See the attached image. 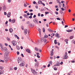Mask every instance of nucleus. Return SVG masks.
<instances>
[{"label": "nucleus", "mask_w": 75, "mask_h": 75, "mask_svg": "<svg viewBox=\"0 0 75 75\" xmlns=\"http://www.w3.org/2000/svg\"><path fill=\"white\" fill-rule=\"evenodd\" d=\"M17 42L16 41H12V43L13 46H16L17 45Z\"/></svg>", "instance_id": "obj_1"}, {"label": "nucleus", "mask_w": 75, "mask_h": 75, "mask_svg": "<svg viewBox=\"0 0 75 75\" xmlns=\"http://www.w3.org/2000/svg\"><path fill=\"white\" fill-rule=\"evenodd\" d=\"M25 64V62L24 61H22L21 62V63L19 64L20 67H23Z\"/></svg>", "instance_id": "obj_2"}, {"label": "nucleus", "mask_w": 75, "mask_h": 75, "mask_svg": "<svg viewBox=\"0 0 75 75\" xmlns=\"http://www.w3.org/2000/svg\"><path fill=\"white\" fill-rule=\"evenodd\" d=\"M10 58L8 57L5 59H4V62L5 63H7L8 61H9Z\"/></svg>", "instance_id": "obj_3"}, {"label": "nucleus", "mask_w": 75, "mask_h": 75, "mask_svg": "<svg viewBox=\"0 0 75 75\" xmlns=\"http://www.w3.org/2000/svg\"><path fill=\"white\" fill-rule=\"evenodd\" d=\"M33 21L35 24H38V20L36 18L34 19Z\"/></svg>", "instance_id": "obj_4"}, {"label": "nucleus", "mask_w": 75, "mask_h": 75, "mask_svg": "<svg viewBox=\"0 0 75 75\" xmlns=\"http://www.w3.org/2000/svg\"><path fill=\"white\" fill-rule=\"evenodd\" d=\"M18 63L19 64V63H21V62H22L23 61H22V59H21V58L19 57L18 58Z\"/></svg>", "instance_id": "obj_5"}, {"label": "nucleus", "mask_w": 75, "mask_h": 75, "mask_svg": "<svg viewBox=\"0 0 75 75\" xmlns=\"http://www.w3.org/2000/svg\"><path fill=\"white\" fill-rule=\"evenodd\" d=\"M27 33H28V34L29 33V31L27 30V29H25L24 31V34H25V35H26V34H27Z\"/></svg>", "instance_id": "obj_6"}, {"label": "nucleus", "mask_w": 75, "mask_h": 75, "mask_svg": "<svg viewBox=\"0 0 75 75\" xmlns=\"http://www.w3.org/2000/svg\"><path fill=\"white\" fill-rule=\"evenodd\" d=\"M31 72L32 73H33V74H34V75H37V73L36 72V71H35V70L33 69L31 70Z\"/></svg>", "instance_id": "obj_7"}, {"label": "nucleus", "mask_w": 75, "mask_h": 75, "mask_svg": "<svg viewBox=\"0 0 75 75\" xmlns=\"http://www.w3.org/2000/svg\"><path fill=\"white\" fill-rule=\"evenodd\" d=\"M4 70H0V75H1V74H4Z\"/></svg>", "instance_id": "obj_8"}, {"label": "nucleus", "mask_w": 75, "mask_h": 75, "mask_svg": "<svg viewBox=\"0 0 75 75\" xmlns=\"http://www.w3.org/2000/svg\"><path fill=\"white\" fill-rule=\"evenodd\" d=\"M66 31L68 33H70V32H72V31H73V29L67 30H66Z\"/></svg>", "instance_id": "obj_9"}, {"label": "nucleus", "mask_w": 75, "mask_h": 75, "mask_svg": "<svg viewBox=\"0 0 75 75\" xmlns=\"http://www.w3.org/2000/svg\"><path fill=\"white\" fill-rule=\"evenodd\" d=\"M55 35H56V37H57L58 38H59V34L58 33H56Z\"/></svg>", "instance_id": "obj_10"}, {"label": "nucleus", "mask_w": 75, "mask_h": 75, "mask_svg": "<svg viewBox=\"0 0 75 75\" xmlns=\"http://www.w3.org/2000/svg\"><path fill=\"white\" fill-rule=\"evenodd\" d=\"M23 16L26 18H29V16H28L26 14H24Z\"/></svg>", "instance_id": "obj_11"}, {"label": "nucleus", "mask_w": 75, "mask_h": 75, "mask_svg": "<svg viewBox=\"0 0 75 75\" xmlns=\"http://www.w3.org/2000/svg\"><path fill=\"white\" fill-rule=\"evenodd\" d=\"M39 65V63H38V62H37V63H36L35 64V67L36 68L37 67H38V66Z\"/></svg>", "instance_id": "obj_12"}, {"label": "nucleus", "mask_w": 75, "mask_h": 75, "mask_svg": "<svg viewBox=\"0 0 75 75\" xmlns=\"http://www.w3.org/2000/svg\"><path fill=\"white\" fill-rule=\"evenodd\" d=\"M11 14V13L9 12L8 13V14H7V16L8 17H10V15Z\"/></svg>", "instance_id": "obj_13"}, {"label": "nucleus", "mask_w": 75, "mask_h": 75, "mask_svg": "<svg viewBox=\"0 0 75 75\" xmlns=\"http://www.w3.org/2000/svg\"><path fill=\"white\" fill-rule=\"evenodd\" d=\"M38 3L39 4H42V1H41L39 0L38 1Z\"/></svg>", "instance_id": "obj_14"}, {"label": "nucleus", "mask_w": 75, "mask_h": 75, "mask_svg": "<svg viewBox=\"0 0 75 75\" xmlns=\"http://www.w3.org/2000/svg\"><path fill=\"white\" fill-rule=\"evenodd\" d=\"M59 63L58 62H57L56 64H54V66H59Z\"/></svg>", "instance_id": "obj_15"}, {"label": "nucleus", "mask_w": 75, "mask_h": 75, "mask_svg": "<svg viewBox=\"0 0 75 75\" xmlns=\"http://www.w3.org/2000/svg\"><path fill=\"white\" fill-rule=\"evenodd\" d=\"M68 58V56L67 55H65L63 59H67Z\"/></svg>", "instance_id": "obj_16"}, {"label": "nucleus", "mask_w": 75, "mask_h": 75, "mask_svg": "<svg viewBox=\"0 0 75 75\" xmlns=\"http://www.w3.org/2000/svg\"><path fill=\"white\" fill-rule=\"evenodd\" d=\"M9 31L10 33H13V29L11 28L9 29Z\"/></svg>", "instance_id": "obj_17"}, {"label": "nucleus", "mask_w": 75, "mask_h": 75, "mask_svg": "<svg viewBox=\"0 0 75 75\" xmlns=\"http://www.w3.org/2000/svg\"><path fill=\"white\" fill-rule=\"evenodd\" d=\"M15 21H15V19H12L11 20V23H14L15 22Z\"/></svg>", "instance_id": "obj_18"}, {"label": "nucleus", "mask_w": 75, "mask_h": 75, "mask_svg": "<svg viewBox=\"0 0 75 75\" xmlns=\"http://www.w3.org/2000/svg\"><path fill=\"white\" fill-rule=\"evenodd\" d=\"M7 47H4V52H5V51H7Z\"/></svg>", "instance_id": "obj_19"}, {"label": "nucleus", "mask_w": 75, "mask_h": 75, "mask_svg": "<svg viewBox=\"0 0 75 75\" xmlns=\"http://www.w3.org/2000/svg\"><path fill=\"white\" fill-rule=\"evenodd\" d=\"M7 57H8V55L5 54L4 56V59H5V58H7Z\"/></svg>", "instance_id": "obj_20"}, {"label": "nucleus", "mask_w": 75, "mask_h": 75, "mask_svg": "<svg viewBox=\"0 0 75 75\" xmlns=\"http://www.w3.org/2000/svg\"><path fill=\"white\" fill-rule=\"evenodd\" d=\"M26 51H27V52H28V53H31V52H30V50H29V49H27L26 50Z\"/></svg>", "instance_id": "obj_21"}, {"label": "nucleus", "mask_w": 75, "mask_h": 75, "mask_svg": "<svg viewBox=\"0 0 75 75\" xmlns=\"http://www.w3.org/2000/svg\"><path fill=\"white\" fill-rule=\"evenodd\" d=\"M8 54H9V52H6L5 53V54L7 55H8Z\"/></svg>", "instance_id": "obj_22"}, {"label": "nucleus", "mask_w": 75, "mask_h": 75, "mask_svg": "<svg viewBox=\"0 0 75 75\" xmlns=\"http://www.w3.org/2000/svg\"><path fill=\"white\" fill-rule=\"evenodd\" d=\"M16 48L18 50H20V47H19V46H16Z\"/></svg>", "instance_id": "obj_23"}, {"label": "nucleus", "mask_w": 75, "mask_h": 75, "mask_svg": "<svg viewBox=\"0 0 75 75\" xmlns=\"http://www.w3.org/2000/svg\"><path fill=\"white\" fill-rule=\"evenodd\" d=\"M27 24H29L30 26H31L32 24L30 23V22H27Z\"/></svg>", "instance_id": "obj_24"}, {"label": "nucleus", "mask_w": 75, "mask_h": 75, "mask_svg": "<svg viewBox=\"0 0 75 75\" xmlns=\"http://www.w3.org/2000/svg\"><path fill=\"white\" fill-rule=\"evenodd\" d=\"M6 6H3V10H6Z\"/></svg>", "instance_id": "obj_25"}, {"label": "nucleus", "mask_w": 75, "mask_h": 75, "mask_svg": "<svg viewBox=\"0 0 75 75\" xmlns=\"http://www.w3.org/2000/svg\"><path fill=\"white\" fill-rule=\"evenodd\" d=\"M44 38H42L40 39V41L41 42H42L43 41H44Z\"/></svg>", "instance_id": "obj_26"}, {"label": "nucleus", "mask_w": 75, "mask_h": 75, "mask_svg": "<svg viewBox=\"0 0 75 75\" xmlns=\"http://www.w3.org/2000/svg\"><path fill=\"white\" fill-rule=\"evenodd\" d=\"M48 37V35H45L44 36V38H47Z\"/></svg>", "instance_id": "obj_27"}, {"label": "nucleus", "mask_w": 75, "mask_h": 75, "mask_svg": "<svg viewBox=\"0 0 75 75\" xmlns=\"http://www.w3.org/2000/svg\"><path fill=\"white\" fill-rule=\"evenodd\" d=\"M54 44H57V40H54Z\"/></svg>", "instance_id": "obj_28"}, {"label": "nucleus", "mask_w": 75, "mask_h": 75, "mask_svg": "<svg viewBox=\"0 0 75 75\" xmlns=\"http://www.w3.org/2000/svg\"><path fill=\"white\" fill-rule=\"evenodd\" d=\"M38 31L39 32V34L40 35H41V29H38Z\"/></svg>", "instance_id": "obj_29"}, {"label": "nucleus", "mask_w": 75, "mask_h": 75, "mask_svg": "<svg viewBox=\"0 0 75 75\" xmlns=\"http://www.w3.org/2000/svg\"><path fill=\"white\" fill-rule=\"evenodd\" d=\"M4 68V67H3L0 66V69H1V70H3Z\"/></svg>", "instance_id": "obj_30"}, {"label": "nucleus", "mask_w": 75, "mask_h": 75, "mask_svg": "<svg viewBox=\"0 0 75 75\" xmlns=\"http://www.w3.org/2000/svg\"><path fill=\"white\" fill-rule=\"evenodd\" d=\"M42 31L43 33H45V28H42Z\"/></svg>", "instance_id": "obj_31"}, {"label": "nucleus", "mask_w": 75, "mask_h": 75, "mask_svg": "<svg viewBox=\"0 0 75 75\" xmlns=\"http://www.w3.org/2000/svg\"><path fill=\"white\" fill-rule=\"evenodd\" d=\"M43 41L45 43L46 42H47V39H44V40H43Z\"/></svg>", "instance_id": "obj_32"}, {"label": "nucleus", "mask_w": 75, "mask_h": 75, "mask_svg": "<svg viewBox=\"0 0 75 75\" xmlns=\"http://www.w3.org/2000/svg\"><path fill=\"white\" fill-rule=\"evenodd\" d=\"M13 69V67H11L10 68V70L11 71H12Z\"/></svg>", "instance_id": "obj_33"}, {"label": "nucleus", "mask_w": 75, "mask_h": 75, "mask_svg": "<svg viewBox=\"0 0 75 75\" xmlns=\"http://www.w3.org/2000/svg\"><path fill=\"white\" fill-rule=\"evenodd\" d=\"M47 30H48V31H49V32H51V31H52V30L51 29H50V28L48 29H47Z\"/></svg>", "instance_id": "obj_34"}, {"label": "nucleus", "mask_w": 75, "mask_h": 75, "mask_svg": "<svg viewBox=\"0 0 75 75\" xmlns=\"http://www.w3.org/2000/svg\"><path fill=\"white\" fill-rule=\"evenodd\" d=\"M74 38V36H72L70 37V39L71 40L72 39V38Z\"/></svg>", "instance_id": "obj_35"}, {"label": "nucleus", "mask_w": 75, "mask_h": 75, "mask_svg": "<svg viewBox=\"0 0 75 75\" xmlns=\"http://www.w3.org/2000/svg\"><path fill=\"white\" fill-rule=\"evenodd\" d=\"M0 46L1 47V48H3V45H2V44H1V43H0Z\"/></svg>", "instance_id": "obj_36"}, {"label": "nucleus", "mask_w": 75, "mask_h": 75, "mask_svg": "<svg viewBox=\"0 0 75 75\" xmlns=\"http://www.w3.org/2000/svg\"><path fill=\"white\" fill-rule=\"evenodd\" d=\"M51 35H52L53 36V37H54L55 35V34L53 33L51 34Z\"/></svg>", "instance_id": "obj_37"}, {"label": "nucleus", "mask_w": 75, "mask_h": 75, "mask_svg": "<svg viewBox=\"0 0 75 75\" xmlns=\"http://www.w3.org/2000/svg\"><path fill=\"white\" fill-rule=\"evenodd\" d=\"M49 64H52V62L51 61H50V62H49Z\"/></svg>", "instance_id": "obj_38"}, {"label": "nucleus", "mask_w": 75, "mask_h": 75, "mask_svg": "<svg viewBox=\"0 0 75 75\" xmlns=\"http://www.w3.org/2000/svg\"><path fill=\"white\" fill-rule=\"evenodd\" d=\"M54 69L55 71H57V69L55 67H54Z\"/></svg>", "instance_id": "obj_39"}, {"label": "nucleus", "mask_w": 75, "mask_h": 75, "mask_svg": "<svg viewBox=\"0 0 75 75\" xmlns=\"http://www.w3.org/2000/svg\"><path fill=\"white\" fill-rule=\"evenodd\" d=\"M14 70H17V67H15L14 68Z\"/></svg>", "instance_id": "obj_40"}, {"label": "nucleus", "mask_w": 75, "mask_h": 75, "mask_svg": "<svg viewBox=\"0 0 75 75\" xmlns=\"http://www.w3.org/2000/svg\"><path fill=\"white\" fill-rule=\"evenodd\" d=\"M55 13L57 15L58 14V12H57V11H56L55 12Z\"/></svg>", "instance_id": "obj_41"}, {"label": "nucleus", "mask_w": 75, "mask_h": 75, "mask_svg": "<svg viewBox=\"0 0 75 75\" xmlns=\"http://www.w3.org/2000/svg\"><path fill=\"white\" fill-rule=\"evenodd\" d=\"M62 10V11H64V8H61Z\"/></svg>", "instance_id": "obj_42"}, {"label": "nucleus", "mask_w": 75, "mask_h": 75, "mask_svg": "<svg viewBox=\"0 0 75 75\" xmlns=\"http://www.w3.org/2000/svg\"><path fill=\"white\" fill-rule=\"evenodd\" d=\"M21 28L22 30L24 29V26H21Z\"/></svg>", "instance_id": "obj_43"}, {"label": "nucleus", "mask_w": 75, "mask_h": 75, "mask_svg": "<svg viewBox=\"0 0 75 75\" xmlns=\"http://www.w3.org/2000/svg\"><path fill=\"white\" fill-rule=\"evenodd\" d=\"M60 13H61V14H62L63 13V12L62 11H60Z\"/></svg>", "instance_id": "obj_44"}, {"label": "nucleus", "mask_w": 75, "mask_h": 75, "mask_svg": "<svg viewBox=\"0 0 75 75\" xmlns=\"http://www.w3.org/2000/svg\"><path fill=\"white\" fill-rule=\"evenodd\" d=\"M11 1V0H8V2L9 3H10Z\"/></svg>", "instance_id": "obj_45"}, {"label": "nucleus", "mask_w": 75, "mask_h": 75, "mask_svg": "<svg viewBox=\"0 0 75 75\" xmlns=\"http://www.w3.org/2000/svg\"><path fill=\"white\" fill-rule=\"evenodd\" d=\"M7 39L8 41H10V38H7Z\"/></svg>", "instance_id": "obj_46"}, {"label": "nucleus", "mask_w": 75, "mask_h": 75, "mask_svg": "<svg viewBox=\"0 0 75 75\" xmlns=\"http://www.w3.org/2000/svg\"><path fill=\"white\" fill-rule=\"evenodd\" d=\"M5 45L6 47H7V46H8V44L7 43H5Z\"/></svg>", "instance_id": "obj_47"}, {"label": "nucleus", "mask_w": 75, "mask_h": 75, "mask_svg": "<svg viewBox=\"0 0 75 75\" xmlns=\"http://www.w3.org/2000/svg\"><path fill=\"white\" fill-rule=\"evenodd\" d=\"M42 4L43 6H45V4L44 3H42Z\"/></svg>", "instance_id": "obj_48"}, {"label": "nucleus", "mask_w": 75, "mask_h": 75, "mask_svg": "<svg viewBox=\"0 0 75 75\" xmlns=\"http://www.w3.org/2000/svg\"><path fill=\"white\" fill-rule=\"evenodd\" d=\"M0 62H4V60H1Z\"/></svg>", "instance_id": "obj_49"}, {"label": "nucleus", "mask_w": 75, "mask_h": 75, "mask_svg": "<svg viewBox=\"0 0 75 75\" xmlns=\"http://www.w3.org/2000/svg\"><path fill=\"white\" fill-rule=\"evenodd\" d=\"M68 41V39H66L65 40V42H67Z\"/></svg>", "instance_id": "obj_50"}, {"label": "nucleus", "mask_w": 75, "mask_h": 75, "mask_svg": "<svg viewBox=\"0 0 75 75\" xmlns=\"http://www.w3.org/2000/svg\"><path fill=\"white\" fill-rule=\"evenodd\" d=\"M2 10V7H0V11H1Z\"/></svg>", "instance_id": "obj_51"}, {"label": "nucleus", "mask_w": 75, "mask_h": 75, "mask_svg": "<svg viewBox=\"0 0 75 75\" xmlns=\"http://www.w3.org/2000/svg\"><path fill=\"white\" fill-rule=\"evenodd\" d=\"M4 15H5V16H6L7 15V13H6V12H4Z\"/></svg>", "instance_id": "obj_52"}, {"label": "nucleus", "mask_w": 75, "mask_h": 75, "mask_svg": "<svg viewBox=\"0 0 75 75\" xmlns=\"http://www.w3.org/2000/svg\"><path fill=\"white\" fill-rule=\"evenodd\" d=\"M25 67H26V68H27V67H28V64H26V66H25Z\"/></svg>", "instance_id": "obj_53"}, {"label": "nucleus", "mask_w": 75, "mask_h": 75, "mask_svg": "<svg viewBox=\"0 0 75 75\" xmlns=\"http://www.w3.org/2000/svg\"><path fill=\"white\" fill-rule=\"evenodd\" d=\"M33 3L34 4H36V2H35V1H34L33 2Z\"/></svg>", "instance_id": "obj_54"}, {"label": "nucleus", "mask_w": 75, "mask_h": 75, "mask_svg": "<svg viewBox=\"0 0 75 75\" xmlns=\"http://www.w3.org/2000/svg\"><path fill=\"white\" fill-rule=\"evenodd\" d=\"M37 57L38 58H40V56H39L38 55H37Z\"/></svg>", "instance_id": "obj_55"}, {"label": "nucleus", "mask_w": 75, "mask_h": 75, "mask_svg": "<svg viewBox=\"0 0 75 75\" xmlns=\"http://www.w3.org/2000/svg\"><path fill=\"white\" fill-rule=\"evenodd\" d=\"M26 14L28 15V16H29L30 15V13H26Z\"/></svg>", "instance_id": "obj_56"}, {"label": "nucleus", "mask_w": 75, "mask_h": 75, "mask_svg": "<svg viewBox=\"0 0 75 75\" xmlns=\"http://www.w3.org/2000/svg\"><path fill=\"white\" fill-rule=\"evenodd\" d=\"M3 47H1V50L2 51H3Z\"/></svg>", "instance_id": "obj_57"}, {"label": "nucleus", "mask_w": 75, "mask_h": 75, "mask_svg": "<svg viewBox=\"0 0 75 75\" xmlns=\"http://www.w3.org/2000/svg\"><path fill=\"white\" fill-rule=\"evenodd\" d=\"M36 17V15H34L33 16V18H35Z\"/></svg>", "instance_id": "obj_58"}, {"label": "nucleus", "mask_w": 75, "mask_h": 75, "mask_svg": "<svg viewBox=\"0 0 75 75\" xmlns=\"http://www.w3.org/2000/svg\"><path fill=\"white\" fill-rule=\"evenodd\" d=\"M68 27V25H65L64 27V28H67V27Z\"/></svg>", "instance_id": "obj_59"}, {"label": "nucleus", "mask_w": 75, "mask_h": 75, "mask_svg": "<svg viewBox=\"0 0 75 75\" xmlns=\"http://www.w3.org/2000/svg\"><path fill=\"white\" fill-rule=\"evenodd\" d=\"M29 18H32V16H30L29 17Z\"/></svg>", "instance_id": "obj_60"}, {"label": "nucleus", "mask_w": 75, "mask_h": 75, "mask_svg": "<svg viewBox=\"0 0 75 75\" xmlns=\"http://www.w3.org/2000/svg\"><path fill=\"white\" fill-rule=\"evenodd\" d=\"M33 11V10L32 9H30L29 10V11H30V12H31Z\"/></svg>", "instance_id": "obj_61"}, {"label": "nucleus", "mask_w": 75, "mask_h": 75, "mask_svg": "<svg viewBox=\"0 0 75 75\" xmlns=\"http://www.w3.org/2000/svg\"><path fill=\"white\" fill-rule=\"evenodd\" d=\"M17 55H19V54H20V53L19 52H17Z\"/></svg>", "instance_id": "obj_62"}, {"label": "nucleus", "mask_w": 75, "mask_h": 75, "mask_svg": "<svg viewBox=\"0 0 75 75\" xmlns=\"http://www.w3.org/2000/svg\"><path fill=\"white\" fill-rule=\"evenodd\" d=\"M21 56H22V57H24V55H23V54H21Z\"/></svg>", "instance_id": "obj_63"}, {"label": "nucleus", "mask_w": 75, "mask_h": 75, "mask_svg": "<svg viewBox=\"0 0 75 75\" xmlns=\"http://www.w3.org/2000/svg\"><path fill=\"white\" fill-rule=\"evenodd\" d=\"M40 13H39L38 14V16L39 17H40Z\"/></svg>", "instance_id": "obj_64"}]
</instances>
